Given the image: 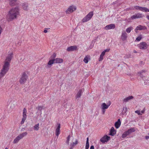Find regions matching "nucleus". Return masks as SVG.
<instances>
[{
	"label": "nucleus",
	"mask_w": 149,
	"mask_h": 149,
	"mask_svg": "<svg viewBox=\"0 0 149 149\" xmlns=\"http://www.w3.org/2000/svg\"><path fill=\"white\" fill-rule=\"evenodd\" d=\"M90 149H94V146H91Z\"/></svg>",
	"instance_id": "obj_43"
},
{
	"label": "nucleus",
	"mask_w": 149,
	"mask_h": 149,
	"mask_svg": "<svg viewBox=\"0 0 149 149\" xmlns=\"http://www.w3.org/2000/svg\"><path fill=\"white\" fill-rule=\"evenodd\" d=\"M78 140L76 139L75 141L73 142V144H72V145H73L74 146L75 145H76L77 144H78Z\"/></svg>",
	"instance_id": "obj_36"
},
{
	"label": "nucleus",
	"mask_w": 149,
	"mask_h": 149,
	"mask_svg": "<svg viewBox=\"0 0 149 149\" xmlns=\"http://www.w3.org/2000/svg\"><path fill=\"white\" fill-rule=\"evenodd\" d=\"M19 7H16L11 9L9 12L7 18L9 21L12 20L16 19L19 14Z\"/></svg>",
	"instance_id": "obj_1"
},
{
	"label": "nucleus",
	"mask_w": 149,
	"mask_h": 149,
	"mask_svg": "<svg viewBox=\"0 0 149 149\" xmlns=\"http://www.w3.org/2000/svg\"><path fill=\"white\" fill-rule=\"evenodd\" d=\"M77 48V47L76 46H71L69 47H68L67 49V50L68 51H73L75 50H76Z\"/></svg>",
	"instance_id": "obj_19"
},
{
	"label": "nucleus",
	"mask_w": 149,
	"mask_h": 149,
	"mask_svg": "<svg viewBox=\"0 0 149 149\" xmlns=\"http://www.w3.org/2000/svg\"><path fill=\"white\" fill-rule=\"evenodd\" d=\"M90 59L89 56H86L83 60V61L86 63H87L88 61V60Z\"/></svg>",
	"instance_id": "obj_27"
},
{
	"label": "nucleus",
	"mask_w": 149,
	"mask_h": 149,
	"mask_svg": "<svg viewBox=\"0 0 149 149\" xmlns=\"http://www.w3.org/2000/svg\"><path fill=\"white\" fill-rule=\"evenodd\" d=\"M70 145L71 146L70 148V149H73L74 148V145H72V144H70Z\"/></svg>",
	"instance_id": "obj_42"
},
{
	"label": "nucleus",
	"mask_w": 149,
	"mask_h": 149,
	"mask_svg": "<svg viewBox=\"0 0 149 149\" xmlns=\"http://www.w3.org/2000/svg\"><path fill=\"white\" fill-rule=\"evenodd\" d=\"M10 63L5 61L2 69L0 72V78L3 77L7 73L9 69Z\"/></svg>",
	"instance_id": "obj_2"
},
{
	"label": "nucleus",
	"mask_w": 149,
	"mask_h": 149,
	"mask_svg": "<svg viewBox=\"0 0 149 149\" xmlns=\"http://www.w3.org/2000/svg\"><path fill=\"white\" fill-rule=\"evenodd\" d=\"M84 89H81L79 90L76 95V98H79L81 96L82 93L84 92Z\"/></svg>",
	"instance_id": "obj_20"
},
{
	"label": "nucleus",
	"mask_w": 149,
	"mask_h": 149,
	"mask_svg": "<svg viewBox=\"0 0 149 149\" xmlns=\"http://www.w3.org/2000/svg\"><path fill=\"white\" fill-rule=\"evenodd\" d=\"M110 138V136H108L107 135H105L101 139L100 141L102 143H104L109 140Z\"/></svg>",
	"instance_id": "obj_13"
},
{
	"label": "nucleus",
	"mask_w": 149,
	"mask_h": 149,
	"mask_svg": "<svg viewBox=\"0 0 149 149\" xmlns=\"http://www.w3.org/2000/svg\"><path fill=\"white\" fill-rule=\"evenodd\" d=\"M76 7L74 6H70L65 12L67 14H69L72 13L76 10Z\"/></svg>",
	"instance_id": "obj_11"
},
{
	"label": "nucleus",
	"mask_w": 149,
	"mask_h": 149,
	"mask_svg": "<svg viewBox=\"0 0 149 149\" xmlns=\"http://www.w3.org/2000/svg\"><path fill=\"white\" fill-rule=\"evenodd\" d=\"M28 79V76L25 73H24L20 78L19 82L21 84L25 83Z\"/></svg>",
	"instance_id": "obj_7"
},
{
	"label": "nucleus",
	"mask_w": 149,
	"mask_h": 149,
	"mask_svg": "<svg viewBox=\"0 0 149 149\" xmlns=\"http://www.w3.org/2000/svg\"><path fill=\"white\" fill-rule=\"evenodd\" d=\"M37 109L38 110L40 111L39 113L41 114V111L42 109V107L41 106H38Z\"/></svg>",
	"instance_id": "obj_33"
},
{
	"label": "nucleus",
	"mask_w": 149,
	"mask_h": 149,
	"mask_svg": "<svg viewBox=\"0 0 149 149\" xmlns=\"http://www.w3.org/2000/svg\"><path fill=\"white\" fill-rule=\"evenodd\" d=\"M22 8L25 10H28V4L27 3H22Z\"/></svg>",
	"instance_id": "obj_21"
},
{
	"label": "nucleus",
	"mask_w": 149,
	"mask_h": 149,
	"mask_svg": "<svg viewBox=\"0 0 149 149\" xmlns=\"http://www.w3.org/2000/svg\"><path fill=\"white\" fill-rule=\"evenodd\" d=\"M142 38V36L141 35H140L139 36L137 37L135 40V41L139 42L140 41Z\"/></svg>",
	"instance_id": "obj_30"
},
{
	"label": "nucleus",
	"mask_w": 149,
	"mask_h": 149,
	"mask_svg": "<svg viewBox=\"0 0 149 149\" xmlns=\"http://www.w3.org/2000/svg\"><path fill=\"white\" fill-rule=\"evenodd\" d=\"M135 129L134 127L128 129L127 131L124 132L122 136L123 138L126 137L131 133L134 132L135 131Z\"/></svg>",
	"instance_id": "obj_5"
},
{
	"label": "nucleus",
	"mask_w": 149,
	"mask_h": 149,
	"mask_svg": "<svg viewBox=\"0 0 149 149\" xmlns=\"http://www.w3.org/2000/svg\"><path fill=\"white\" fill-rule=\"evenodd\" d=\"M111 104V102L110 101L108 102L107 104H106L105 103H103L101 105V108L103 114L104 113L106 109H107Z\"/></svg>",
	"instance_id": "obj_4"
},
{
	"label": "nucleus",
	"mask_w": 149,
	"mask_h": 149,
	"mask_svg": "<svg viewBox=\"0 0 149 149\" xmlns=\"http://www.w3.org/2000/svg\"><path fill=\"white\" fill-rule=\"evenodd\" d=\"M145 72V71L143 70H142L141 71L139 72H138V74L141 77V74L143 72Z\"/></svg>",
	"instance_id": "obj_35"
},
{
	"label": "nucleus",
	"mask_w": 149,
	"mask_h": 149,
	"mask_svg": "<svg viewBox=\"0 0 149 149\" xmlns=\"http://www.w3.org/2000/svg\"><path fill=\"white\" fill-rule=\"evenodd\" d=\"M89 143H86L85 149H88L89 148Z\"/></svg>",
	"instance_id": "obj_38"
},
{
	"label": "nucleus",
	"mask_w": 149,
	"mask_h": 149,
	"mask_svg": "<svg viewBox=\"0 0 149 149\" xmlns=\"http://www.w3.org/2000/svg\"><path fill=\"white\" fill-rule=\"evenodd\" d=\"M56 57V54L54 53L51 56L52 58H54Z\"/></svg>",
	"instance_id": "obj_40"
},
{
	"label": "nucleus",
	"mask_w": 149,
	"mask_h": 149,
	"mask_svg": "<svg viewBox=\"0 0 149 149\" xmlns=\"http://www.w3.org/2000/svg\"><path fill=\"white\" fill-rule=\"evenodd\" d=\"M146 18L149 20V15H147L146 16Z\"/></svg>",
	"instance_id": "obj_47"
},
{
	"label": "nucleus",
	"mask_w": 149,
	"mask_h": 149,
	"mask_svg": "<svg viewBox=\"0 0 149 149\" xmlns=\"http://www.w3.org/2000/svg\"><path fill=\"white\" fill-rule=\"evenodd\" d=\"M127 37V34L125 31H123L121 33V39L123 41H125L126 40Z\"/></svg>",
	"instance_id": "obj_15"
},
{
	"label": "nucleus",
	"mask_w": 149,
	"mask_h": 149,
	"mask_svg": "<svg viewBox=\"0 0 149 149\" xmlns=\"http://www.w3.org/2000/svg\"><path fill=\"white\" fill-rule=\"evenodd\" d=\"M26 113H27V110L25 108H24L23 110V117L22 119V120L21 122V124L22 125L24 124L25 120H26L27 116H26Z\"/></svg>",
	"instance_id": "obj_8"
},
{
	"label": "nucleus",
	"mask_w": 149,
	"mask_h": 149,
	"mask_svg": "<svg viewBox=\"0 0 149 149\" xmlns=\"http://www.w3.org/2000/svg\"><path fill=\"white\" fill-rule=\"evenodd\" d=\"M134 53H137V52H136V51L134 50Z\"/></svg>",
	"instance_id": "obj_49"
},
{
	"label": "nucleus",
	"mask_w": 149,
	"mask_h": 149,
	"mask_svg": "<svg viewBox=\"0 0 149 149\" xmlns=\"http://www.w3.org/2000/svg\"><path fill=\"white\" fill-rule=\"evenodd\" d=\"M144 111H145L144 110H143L141 111V112H140L141 113V115L142 114V113H144Z\"/></svg>",
	"instance_id": "obj_46"
},
{
	"label": "nucleus",
	"mask_w": 149,
	"mask_h": 149,
	"mask_svg": "<svg viewBox=\"0 0 149 149\" xmlns=\"http://www.w3.org/2000/svg\"><path fill=\"white\" fill-rule=\"evenodd\" d=\"M133 98V97L132 96H128L124 99L123 102H127Z\"/></svg>",
	"instance_id": "obj_25"
},
{
	"label": "nucleus",
	"mask_w": 149,
	"mask_h": 149,
	"mask_svg": "<svg viewBox=\"0 0 149 149\" xmlns=\"http://www.w3.org/2000/svg\"><path fill=\"white\" fill-rule=\"evenodd\" d=\"M13 57V53L12 52H8V54L7 56L5 61H6L10 63V61Z\"/></svg>",
	"instance_id": "obj_14"
},
{
	"label": "nucleus",
	"mask_w": 149,
	"mask_h": 149,
	"mask_svg": "<svg viewBox=\"0 0 149 149\" xmlns=\"http://www.w3.org/2000/svg\"><path fill=\"white\" fill-rule=\"evenodd\" d=\"M88 140H89L88 138L87 137V139H86V143H89Z\"/></svg>",
	"instance_id": "obj_44"
},
{
	"label": "nucleus",
	"mask_w": 149,
	"mask_h": 149,
	"mask_svg": "<svg viewBox=\"0 0 149 149\" xmlns=\"http://www.w3.org/2000/svg\"><path fill=\"white\" fill-rule=\"evenodd\" d=\"M121 122L120 119H119L118 121L116 122L115 123V126L116 128H118L121 125Z\"/></svg>",
	"instance_id": "obj_24"
},
{
	"label": "nucleus",
	"mask_w": 149,
	"mask_h": 149,
	"mask_svg": "<svg viewBox=\"0 0 149 149\" xmlns=\"http://www.w3.org/2000/svg\"><path fill=\"white\" fill-rule=\"evenodd\" d=\"M133 29V28L132 27H130L126 29V32L128 33L130 32Z\"/></svg>",
	"instance_id": "obj_31"
},
{
	"label": "nucleus",
	"mask_w": 149,
	"mask_h": 149,
	"mask_svg": "<svg viewBox=\"0 0 149 149\" xmlns=\"http://www.w3.org/2000/svg\"><path fill=\"white\" fill-rule=\"evenodd\" d=\"M47 32V30H45L44 31V32L45 33H46Z\"/></svg>",
	"instance_id": "obj_48"
},
{
	"label": "nucleus",
	"mask_w": 149,
	"mask_h": 149,
	"mask_svg": "<svg viewBox=\"0 0 149 149\" xmlns=\"http://www.w3.org/2000/svg\"><path fill=\"white\" fill-rule=\"evenodd\" d=\"M148 45L144 42L140 43L138 45V47L140 49H146L148 47Z\"/></svg>",
	"instance_id": "obj_10"
},
{
	"label": "nucleus",
	"mask_w": 149,
	"mask_h": 149,
	"mask_svg": "<svg viewBox=\"0 0 149 149\" xmlns=\"http://www.w3.org/2000/svg\"><path fill=\"white\" fill-rule=\"evenodd\" d=\"M39 124L38 123L35 125L33 127V129L34 130L38 131L39 130Z\"/></svg>",
	"instance_id": "obj_28"
},
{
	"label": "nucleus",
	"mask_w": 149,
	"mask_h": 149,
	"mask_svg": "<svg viewBox=\"0 0 149 149\" xmlns=\"http://www.w3.org/2000/svg\"><path fill=\"white\" fill-rule=\"evenodd\" d=\"M143 17L142 14L138 13L135 14L133 15L131 17V18L132 19H136L141 18Z\"/></svg>",
	"instance_id": "obj_16"
},
{
	"label": "nucleus",
	"mask_w": 149,
	"mask_h": 149,
	"mask_svg": "<svg viewBox=\"0 0 149 149\" xmlns=\"http://www.w3.org/2000/svg\"><path fill=\"white\" fill-rule=\"evenodd\" d=\"M27 134V132H26L20 134L14 139L13 141V143H17L20 139L26 136Z\"/></svg>",
	"instance_id": "obj_3"
},
{
	"label": "nucleus",
	"mask_w": 149,
	"mask_h": 149,
	"mask_svg": "<svg viewBox=\"0 0 149 149\" xmlns=\"http://www.w3.org/2000/svg\"><path fill=\"white\" fill-rule=\"evenodd\" d=\"M54 63H61L63 62V60L60 58H56L54 59Z\"/></svg>",
	"instance_id": "obj_23"
},
{
	"label": "nucleus",
	"mask_w": 149,
	"mask_h": 149,
	"mask_svg": "<svg viewBox=\"0 0 149 149\" xmlns=\"http://www.w3.org/2000/svg\"><path fill=\"white\" fill-rule=\"evenodd\" d=\"M145 139H149V136H145Z\"/></svg>",
	"instance_id": "obj_45"
},
{
	"label": "nucleus",
	"mask_w": 149,
	"mask_h": 149,
	"mask_svg": "<svg viewBox=\"0 0 149 149\" xmlns=\"http://www.w3.org/2000/svg\"><path fill=\"white\" fill-rule=\"evenodd\" d=\"M105 54V53H104V52H102V53L100 55V57L99 60V61H101L103 60V57L104 56Z\"/></svg>",
	"instance_id": "obj_29"
},
{
	"label": "nucleus",
	"mask_w": 149,
	"mask_h": 149,
	"mask_svg": "<svg viewBox=\"0 0 149 149\" xmlns=\"http://www.w3.org/2000/svg\"><path fill=\"white\" fill-rule=\"evenodd\" d=\"M93 15V12H91L87 15L82 20L83 22H85L89 20Z\"/></svg>",
	"instance_id": "obj_6"
},
{
	"label": "nucleus",
	"mask_w": 149,
	"mask_h": 149,
	"mask_svg": "<svg viewBox=\"0 0 149 149\" xmlns=\"http://www.w3.org/2000/svg\"><path fill=\"white\" fill-rule=\"evenodd\" d=\"M5 149H8V148H6Z\"/></svg>",
	"instance_id": "obj_50"
},
{
	"label": "nucleus",
	"mask_w": 149,
	"mask_h": 149,
	"mask_svg": "<svg viewBox=\"0 0 149 149\" xmlns=\"http://www.w3.org/2000/svg\"><path fill=\"white\" fill-rule=\"evenodd\" d=\"M115 27L114 24H112L108 25L104 27V29L106 30H108L114 29Z\"/></svg>",
	"instance_id": "obj_17"
},
{
	"label": "nucleus",
	"mask_w": 149,
	"mask_h": 149,
	"mask_svg": "<svg viewBox=\"0 0 149 149\" xmlns=\"http://www.w3.org/2000/svg\"><path fill=\"white\" fill-rule=\"evenodd\" d=\"M109 50V49H105V50H104L103 52H104V53H105L106 52H108Z\"/></svg>",
	"instance_id": "obj_41"
},
{
	"label": "nucleus",
	"mask_w": 149,
	"mask_h": 149,
	"mask_svg": "<svg viewBox=\"0 0 149 149\" xmlns=\"http://www.w3.org/2000/svg\"><path fill=\"white\" fill-rule=\"evenodd\" d=\"M70 135H69L67 137V140L66 141V143L68 144H69V141L70 140Z\"/></svg>",
	"instance_id": "obj_34"
},
{
	"label": "nucleus",
	"mask_w": 149,
	"mask_h": 149,
	"mask_svg": "<svg viewBox=\"0 0 149 149\" xmlns=\"http://www.w3.org/2000/svg\"><path fill=\"white\" fill-rule=\"evenodd\" d=\"M54 63V59H52L49 60L48 63V65H52Z\"/></svg>",
	"instance_id": "obj_32"
},
{
	"label": "nucleus",
	"mask_w": 149,
	"mask_h": 149,
	"mask_svg": "<svg viewBox=\"0 0 149 149\" xmlns=\"http://www.w3.org/2000/svg\"><path fill=\"white\" fill-rule=\"evenodd\" d=\"M147 29V28L146 26L139 25L136 28L135 31L136 33H137L138 32L137 31L138 30H146Z\"/></svg>",
	"instance_id": "obj_12"
},
{
	"label": "nucleus",
	"mask_w": 149,
	"mask_h": 149,
	"mask_svg": "<svg viewBox=\"0 0 149 149\" xmlns=\"http://www.w3.org/2000/svg\"><path fill=\"white\" fill-rule=\"evenodd\" d=\"M123 111H124V112L125 113L127 111V107H125L123 108Z\"/></svg>",
	"instance_id": "obj_37"
},
{
	"label": "nucleus",
	"mask_w": 149,
	"mask_h": 149,
	"mask_svg": "<svg viewBox=\"0 0 149 149\" xmlns=\"http://www.w3.org/2000/svg\"><path fill=\"white\" fill-rule=\"evenodd\" d=\"M58 125L57 127L56 130L55 134L56 135L57 137H58L59 135L60 134L61 126L60 124H58Z\"/></svg>",
	"instance_id": "obj_18"
},
{
	"label": "nucleus",
	"mask_w": 149,
	"mask_h": 149,
	"mask_svg": "<svg viewBox=\"0 0 149 149\" xmlns=\"http://www.w3.org/2000/svg\"><path fill=\"white\" fill-rule=\"evenodd\" d=\"M134 8L136 10H139L143 12H149V9L145 7H141L139 6H135Z\"/></svg>",
	"instance_id": "obj_9"
},
{
	"label": "nucleus",
	"mask_w": 149,
	"mask_h": 149,
	"mask_svg": "<svg viewBox=\"0 0 149 149\" xmlns=\"http://www.w3.org/2000/svg\"><path fill=\"white\" fill-rule=\"evenodd\" d=\"M135 112L137 113L139 115H141V113L139 111L137 110L135 111Z\"/></svg>",
	"instance_id": "obj_39"
},
{
	"label": "nucleus",
	"mask_w": 149,
	"mask_h": 149,
	"mask_svg": "<svg viewBox=\"0 0 149 149\" xmlns=\"http://www.w3.org/2000/svg\"><path fill=\"white\" fill-rule=\"evenodd\" d=\"M148 135H149V133H148Z\"/></svg>",
	"instance_id": "obj_51"
},
{
	"label": "nucleus",
	"mask_w": 149,
	"mask_h": 149,
	"mask_svg": "<svg viewBox=\"0 0 149 149\" xmlns=\"http://www.w3.org/2000/svg\"><path fill=\"white\" fill-rule=\"evenodd\" d=\"M17 0H9L10 4L11 6H13L16 4Z\"/></svg>",
	"instance_id": "obj_26"
},
{
	"label": "nucleus",
	"mask_w": 149,
	"mask_h": 149,
	"mask_svg": "<svg viewBox=\"0 0 149 149\" xmlns=\"http://www.w3.org/2000/svg\"><path fill=\"white\" fill-rule=\"evenodd\" d=\"M116 133V131L114 129V128L112 127L110 131V135L112 136H114Z\"/></svg>",
	"instance_id": "obj_22"
}]
</instances>
